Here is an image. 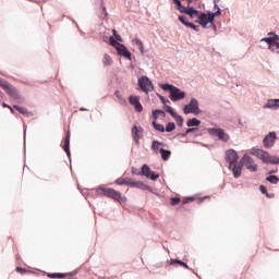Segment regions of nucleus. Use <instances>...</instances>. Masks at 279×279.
I'll list each match as a JSON object with an SVG mask.
<instances>
[{"label": "nucleus", "instance_id": "f257e3e1", "mask_svg": "<svg viewBox=\"0 0 279 279\" xmlns=\"http://www.w3.org/2000/svg\"><path fill=\"white\" fill-rule=\"evenodd\" d=\"M251 156H256L258 160H262L264 165H279V157L271 156L268 151L260 148H252L250 150Z\"/></svg>", "mask_w": 279, "mask_h": 279}, {"label": "nucleus", "instance_id": "f03ea898", "mask_svg": "<svg viewBox=\"0 0 279 279\" xmlns=\"http://www.w3.org/2000/svg\"><path fill=\"white\" fill-rule=\"evenodd\" d=\"M162 90L170 93L171 101H182V99L186 98V92L180 89L175 85H171L169 83L159 84Z\"/></svg>", "mask_w": 279, "mask_h": 279}, {"label": "nucleus", "instance_id": "7ed1b4c3", "mask_svg": "<svg viewBox=\"0 0 279 279\" xmlns=\"http://www.w3.org/2000/svg\"><path fill=\"white\" fill-rule=\"evenodd\" d=\"M96 192L98 195H105V197H110L111 199L119 202V204H125L128 202L125 196L121 195L120 192L112 187H98Z\"/></svg>", "mask_w": 279, "mask_h": 279}, {"label": "nucleus", "instance_id": "20e7f679", "mask_svg": "<svg viewBox=\"0 0 279 279\" xmlns=\"http://www.w3.org/2000/svg\"><path fill=\"white\" fill-rule=\"evenodd\" d=\"M109 45L116 48V51L118 56H120V58L132 61V52L130 51V49H128V46L118 43L117 40H114V37H109Z\"/></svg>", "mask_w": 279, "mask_h": 279}, {"label": "nucleus", "instance_id": "39448f33", "mask_svg": "<svg viewBox=\"0 0 279 279\" xmlns=\"http://www.w3.org/2000/svg\"><path fill=\"white\" fill-rule=\"evenodd\" d=\"M260 43H266L268 49L274 51V53H279V36L276 33H269L268 37L262 38Z\"/></svg>", "mask_w": 279, "mask_h": 279}, {"label": "nucleus", "instance_id": "423d86ee", "mask_svg": "<svg viewBox=\"0 0 279 279\" xmlns=\"http://www.w3.org/2000/svg\"><path fill=\"white\" fill-rule=\"evenodd\" d=\"M196 23H199V25H202V27H204L205 29H208L209 27H213V29H217V27L215 26V17L214 15H211L210 12L201 13V15H198V20H196Z\"/></svg>", "mask_w": 279, "mask_h": 279}, {"label": "nucleus", "instance_id": "0eeeda50", "mask_svg": "<svg viewBox=\"0 0 279 279\" xmlns=\"http://www.w3.org/2000/svg\"><path fill=\"white\" fill-rule=\"evenodd\" d=\"M207 132L210 136H215L218 141H221V143H229L230 141V134L221 128H210L207 129Z\"/></svg>", "mask_w": 279, "mask_h": 279}, {"label": "nucleus", "instance_id": "6e6552de", "mask_svg": "<svg viewBox=\"0 0 279 279\" xmlns=\"http://www.w3.org/2000/svg\"><path fill=\"white\" fill-rule=\"evenodd\" d=\"M137 84L143 93L149 95L155 90L154 82H151L146 75L140 76L137 78Z\"/></svg>", "mask_w": 279, "mask_h": 279}, {"label": "nucleus", "instance_id": "1a4fd4ad", "mask_svg": "<svg viewBox=\"0 0 279 279\" xmlns=\"http://www.w3.org/2000/svg\"><path fill=\"white\" fill-rule=\"evenodd\" d=\"M184 114H202V110L199 109V101L196 98H192L190 104L183 107Z\"/></svg>", "mask_w": 279, "mask_h": 279}, {"label": "nucleus", "instance_id": "9d476101", "mask_svg": "<svg viewBox=\"0 0 279 279\" xmlns=\"http://www.w3.org/2000/svg\"><path fill=\"white\" fill-rule=\"evenodd\" d=\"M241 165H243L247 171H251V173L258 171V163L254 162V159L247 154H244L241 158Z\"/></svg>", "mask_w": 279, "mask_h": 279}, {"label": "nucleus", "instance_id": "9b49d317", "mask_svg": "<svg viewBox=\"0 0 279 279\" xmlns=\"http://www.w3.org/2000/svg\"><path fill=\"white\" fill-rule=\"evenodd\" d=\"M0 86L1 88H4L8 95H10V97H13V99H21L19 90H16L14 86L10 85L8 82L0 78Z\"/></svg>", "mask_w": 279, "mask_h": 279}, {"label": "nucleus", "instance_id": "f8f14e48", "mask_svg": "<svg viewBox=\"0 0 279 279\" xmlns=\"http://www.w3.org/2000/svg\"><path fill=\"white\" fill-rule=\"evenodd\" d=\"M278 140V135L276 132H270L267 134L263 140V145L266 147V149H271L274 145H276V141Z\"/></svg>", "mask_w": 279, "mask_h": 279}, {"label": "nucleus", "instance_id": "ddd939ff", "mask_svg": "<svg viewBox=\"0 0 279 279\" xmlns=\"http://www.w3.org/2000/svg\"><path fill=\"white\" fill-rule=\"evenodd\" d=\"M144 134H145V130L143 129V126H138V125L133 126L132 136L136 145H141V138H143Z\"/></svg>", "mask_w": 279, "mask_h": 279}, {"label": "nucleus", "instance_id": "4468645a", "mask_svg": "<svg viewBox=\"0 0 279 279\" xmlns=\"http://www.w3.org/2000/svg\"><path fill=\"white\" fill-rule=\"evenodd\" d=\"M226 160L230 165H236L239 162V153L234 149H228L226 151Z\"/></svg>", "mask_w": 279, "mask_h": 279}, {"label": "nucleus", "instance_id": "2eb2a0df", "mask_svg": "<svg viewBox=\"0 0 279 279\" xmlns=\"http://www.w3.org/2000/svg\"><path fill=\"white\" fill-rule=\"evenodd\" d=\"M181 12L183 14H187V16L192 17V19H196V21L199 19V15L202 13H199V11H197L196 9L192 8V7H181Z\"/></svg>", "mask_w": 279, "mask_h": 279}, {"label": "nucleus", "instance_id": "dca6fc26", "mask_svg": "<svg viewBox=\"0 0 279 279\" xmlns=\"http://www.w3.org/2000/svg\"><path fill=\"white\" fill-rule=\"evenodd\" d=\"M142 175H145V178H149V180H158V178H160V174L151 172V169L147 165H144L142 167Z\"/></svg>", "mask_w": 279, "mask_h": 279}, {"label": "nucleus", "instance_id": "f3484780", "mask_svg": "<svg viewBox=\"0 0 279 279\" xmlns=\"http://www.w3.org/2000/svg\"><path fill=\"white\" fill-rule=\"evenodd\" d=\"M129 101L131 106H134L136 112H143V105L138 96H130Z\"/></svg>", "mask_w": 279, "mask_h": 279}, {"label": "nucleus", "instance_id": "a211bd4d", "mask_svg": "<svg viewBox=\"0 0 279 279\" xmlns=\"http://www.w3.org/2000/svg\"><path fill=\"white\" fill-rule=\"evenodd\" d=\"M229 169L232 171L233 173V178L238 179L242 171H243V166H241V163H232L229 166Z\"/></svg>", "mask_w": 279, "mask_h": 279}, {"label": "nucleus", "instance_id": "6ab92c4d", "mask_svg": "<svg viewBox=\"0 0 279 279\" xmlns=\"http://www.w3.org/2000/svg\"><path fill=\"white\" fill-rule=\"evenodd\" d=\"M265 109L268 110H278L279 109V98L278 99H268L267 102L264 105Z\"/></svg>", "mask_w": 279, "mask_h": 279}, {"label": "nucleus", "instance_id": "aec40b11", "mask_svg": "<svg viewBox=\"0 0 279 279\" xmlns=\"http://www.w3.org/2000/svg\"><path fill=\"white\" fill-rule=\"evenodd\" d=\"M132 45L133 47H136L142 53V56H145V46L143 45V41L138 38H133L132 39Z\"/></svg>", "mask_w": 279, "mask_h": 279}, {"label": "nucleus", "instance_id": "412c9836", "mask_svg": "<svg viewBox=\"0 0 279 279\" xmlns=\"http://www.w3.org/2000/svg\"><path fill=\"white\" fill-rule=\"evenodd\" d=\"M69 145H71V133L70 132L66 133L65 142H64V146H63V149L66 153V156L70 158L71 150L69 149Z\"/></svg>", "mask_w": 279, "mask_h": 279}, {"label": "nucleus", "instance_id": "4be33fe9", "mask_svg": "<svg viewBox=\"0 0 279 279\" xmlns=\"http://www.w3.org/2000/svg\"><path fill=\"white\" fill-rule=\"evenodd\" d=\"M219 0H214V12H210L209 11V13H210V15L211 16H214V19H215V16H221V8H219Z\"/></svg>", "mask_w": 279, "mask_h": 279}, {"label": "nucleus", "instance_id": "5701e85b", "mask_svg": "<svg viewBox=\"0 0 279 279\" xmlns=\"http://www.w3.org/2000/svg\"><path fill=\"white\" fill-rule=\"evenodd\" d=\"M13 108H14V110H17V112H20V114H23L24 117H32V113L29 111H27V109H25L19 105H14Z\"/></svg>", "mask_w": 279, "mask_h": 279}, {"label": "nucleus", "instance_id": "b1692460", "mask_svg": "<svg viewBox=\"0 0 279 279\" xmlns=\"http://www.w3.org/2000/svg\"><path fill=\"white\" fill-rule=\"evenodd\" d=\"M202 124V121H199L197 118H192L187 120V128H197Z\"/></svg>", "mask_w": 279, "mask_h": 279}, {"label": "nucleus", "instance_id": "393cba45", "mask_svg": "<svg viewBox=\"0 0 279 279\" xmlns=\"http://www.w3.org/2000/svg\"><path fill=\"white\" fill-rule=\"evenodd\" d=\"M102 63L105 64V66H112L113 64L112 57H110V54H105L102 58Z\"/></svg>", "mask_w": 279, "mask_h": 279}, {"label": "nucleus", "instance_id": "a878e982", "mask_svg": "<svg viewBox=\"0 0 279 279\" xmlns=\"http://www.w3.org/2000/svg\"><path fill=\"white\" fill-rule=\"evenodd\" d=\"M162 145L163 144L158 141H153V144H151L153 151H155V154H158L160 151V147H162Z\"/></svg>", "mask_w": 279, "mask_h": 279}, {"label": "nucleus", "instance_id": "bb28decb", "mask_svg": "<svg viewBox=\"0 0 279 279\" xmlns=\"http://www.w3.org/2000/svg\"><path fill=\"white\" fill-rule=\"evenodd\" d=\"M160 154H161L162 160H169V158H171V151L170 150L160 148Z\"/></svg>", "mask_w": 279, "mask_h": 279}, {"label": "nucleus", "instance_id": "cd10ccee", "mask_svg": "<svg viewBox=\"0 0 279 279\" xmlns=\"http://www.w3.org/2000/svg\"><path fill=\"white\" fill-rule=\"evenodd\" d=\"M174 118V120L177 121V124L179 125V128H182V125H184V118H182V116L175 113L174 116H172Z\"/></svg>", "mask_w": 279, "mask_h": 279}, {"label": "nucleus", "instance_id": "c85d7f7f", "mask_svg": "<svg viewBox=\"0 0 279 279\" xmlns=\"http://www.w3.org/2000/svg\"><path fill=\"white\" fill-rule=\"evenodd\" d=\"M267 182H270V184H278L279 178L277 175H270L266 178Z\"/></svg>", "mask_w": 279, "mask_h": 279}, {"label": "nucleus", "instance_id": "c756f323", "mask_svg": "<svg viewBox=\"0 0 279 279\" xmlns=\"http://www.w3.org/2000/svg\"><path fill=\"white\" fill-rule=\"evenodd\" d=\"M165 117V111L160 109L153 110V119H158V116Z\"/></svg>", "mask_w": 279, "mask_h": 279}, {"label": "nucleus", "instance_id": "7c9ffc66", "mask_svg": "<svg viewBox=\"0 0 279 279\" xmlns=\"http://www.w3.org/2000/svg\"><path fill=\"white\" fill-rule=\"evenodd\" d=\"M116 184H119L120 186L126 184L128 186H130V179H117Z\"/></svg>", "mask_w": 279, "mask_h": 279}, {"label": "nucleus", "instance_id": "2f4dec72", "mask_svg": "<svg viewBox=\"0 0 279 279\" xmlns=\"http://www.w3.org/2000/svg\"><path fill=\"white\" fill-rule=\"evenodd\" d=\"M174 263H178V265H181L182 267H185V269H189V265H186V263H184L182 260H178V259L170 260V265H174Z\"/></svg>", "mask_w": 279, "mask_h": 279}, {"label": "nucleus", "instance_id": "473e14b6", "mask_svg": "<svg viewBox=\"0 0 279 279\" xmlns=\"http://www.w3.org/2000/svg\"><path fill=\"white\" fill-rule=\"evenodd\" d=\"M179 21H180V23H182V25H185V27H189V25L191 23L189 20H186V17L184 15H180Z\"/></svg>", "mask_w": 279, "mask_h": 279}, {"label": "nucleus", "instance_id": "72a5a7b5", "mask_svg": "<svg viewBox=\"0 0 279 279\" xmlns=\"http://www.w3.org/2000/svg\"><path fill=\"white\" fill-rule=\"evenodd\" d=\"M153 125L157 132H165V125L156 123V121L153 122Z\"/></svg>", "mask_w": 279, "mask_h": 279}, {"label": "nucleus", "instance_id": "f704fd0d", "mask_svg": "<svg viewBox=\"0 0 279 279\" xmlns=\"http://www.w3.org/2000/svg\"><path fill=\"white\" fill-rule=\"evenodd\" d=\"M175 130V123L169 122L166 126V132H173Z\"/></svg>", "mask_w": 279, "mask_h": 279}, {"label": "nucleus", "instance_id": "c9c22d12", "mask_svg": "<svg viewBox=\"0 0 279 279\" xmlns=\"http://www.w3.org/2000/svg\"><path fill=\"white\" fill-rule=\"evenodd\" d=\"M137 189H142V191H149V185H146L145 183L138 181Z\"/></svg>", "mask_w": 279, "mask_h": 279}, {"label": "nucleus", "instance_id": "e433bc0d", "mask_svg": "<svg viewBox=\"0 0 279 279\" xmlns=\"http://www.w3.org/2000/svg\"><path fill=\"white\" fill-rule=\"evenodd\" d=\"M129 186H132L133 189H137L138 187V181H134V180L130 179Z\"/></svg>", "mask_w": 279, "mask_h": 279}, {"label": "nucleus", "instance_id": "4c0bfd02", "mask_svg": "<svg viewBox=\"0 0 279 279\" xmlns=\"http://www.w3.org/2000/svg\"><path fill=\"white\" fill-rule=\"evenodd\" d=\"M166 112H168L172 117L177 114L175 111H173V108H171V106H167Z\"/></svg>", "mask_w": 279, "mask_h": 279}, {"label": "nucleus", "instance_id": "58836bf2", "mask_svg": "<svg viewBox=\"0 0 279 279\" xmlns=\"http://www.w3.org/2000/svg\"><path fill=\"white\" fill-rule=\"evenodd\" d=\"M173 2L175 3V5L179 7L180 12H182V8H184V5H182V1H180V0H173Z\"/></svg>", "mask_w": 279, "mask_h": 279}, {"label": "nucleus", "instance_id": "ea45409f", "mask_svg": "<svg viewBox=\"0 0 279 279\" xmlns=\"http://www.w3.org/2000/svg\"><path fill=\"white\" fill-rule=\"evenodd\" d=\"M113 38H114L116 43H120V44L123 43V37H121V35H119V34L113 36Z\"/></svg>", "mask_w": 279, "mask_h": 279}, {"label": "nucleus", "instance_id": "a19ab883", "mask_svg": "<svg viewBox=\"0 0 279 279\" xmlns=\"http://www.w3.org/2000/svg\"><path fill=\"white\" fill-rule=\"evenodd\" d=\"M49 278H64V275L62 274H52V275H48Z\"/></svg>", "mask_w": 279, "mask_h": 279}, {"label": "nucleus", "instance_id": "79ce46f5", "mask_svg": "<svg viewBox=\"0 0 279 279\" xmlns=\"http://www.w3.org/2000/svg\"><path fill=\"white\" fill-rule=\"evenodd\" d=\"M259 191L263 193V195H267V187H265V185H260Z\"/></svg>", "mask_w": 279, "mask_h": 279}, {"label": "nucleus", "instance_id": "37998d69", "mask_svg": "<svg viewBox=\"0 0 279 279\" xmlns=\"http://www.w3.org/2000/svg\"><path fill=\"white\" fill-rule=\"evenodd\" d=\"M172 206H177V204H180V198L175 197L171 199Z\"/></svg>", "mask_w": 279, "mask_h": 279}, {"label": "nucleus", "instance_id": "c03bdc74", "mask_svg": "<svg viewBox=\"0 0 279 279\" xmlns=\"http://www.w3.org/2000/svg\"><path fill=\"white\" fill-rule=\"evenodd\" d=\"M195 130H197V129L190 126V129L186 130V132L183 136H186V134H191V133L195 132Z\"/></svg>", "mask_w": 279, "mask_h": 279}, {"label": "nucleus", "instance_id": "a18cd8bd", "mask_svg": "<svg viewBox=\"0 0 279 279\" xmlns=\"http://www.w3.org/2000/svg\"><path fill=\"white\" fill-rule=\"evenodd\" d=\"M187 27H191V29H194V32H197V26L193 23L187 24Z\"/></svg>", "mask_w": 279, "mask_h": 279}, {"label": "nucleus", "instance_id": "49530a36", "mask_svg": "<svg viewBox=\"0 0 279 279\" xmlns=\"http://www.w3.org/2000/svg\"><path fill=\"white\" fill-rule=\"evenodd\" d=\"M159 99L165 104H170L169 99H166L163 96H159Z\"/></svg>", "mask_w": 279, "mask_h": 279}, {"label": "nucleus", "instance_id": "de8ad7c7", "mask_svg": "<svg viewBox=\"0 0 279 279\" xmlns=\"http://www.w3.org/2000/svg\"><path fill=\"white\" fill-rule=\"evenodd\" d=\"M102 12L105 13L106 16H108V10L106 9V7H102Z\"/></svg>", "mask_w": 279, "mask_h": 279}, {"label": "nucleus", "instance_id": "09e8293b", "mask_svg": "<svg viewBox=\"0 0 279 279\" xmlns=\"http://www.w3.org/2000/svg\"><path fill=\"white\" fill-rule=\"evenodd\" d=\"M113 37L117 36L119 33H117V29H112Z\"/></svg>", "mask_w": 279, "mask_h": 279}, {"label": "nucleus", "instance_id": "8fccbe9b", "mask_svg": "<svg viewBox=\"0 0 279 279\" xmlns=\"http://www.w3.org/2000/svg\"><path fill=\"white\" fill-rule=\"evenodd\" d=\"M16 271H20L21 274H23V271H25V270H23V268H16Z\"/></svg>", "mask_w": 279, "mask_h": 279}, {"label": "nucleus", "instance_id": "3c124183", "mask_svg": "<svg viewBox=\"0 0 279 279\" xmlns=\"http://www.w3.org/2000/svg\"><path fill=\"white\" fill-rule=\"evenodd\" d=\"M3 108H10L9 105H7L5 102L2 104Z\"/></svg>", "mask_w": 279, "mask_h": 279}, {"label": "nucleus", "instance_id": "603ef678", "mask_svg": "<svg viewBox=\"0 0 279 279\" xmlns=\"http://www.w3.org/2000/svg\"><path fill=\"white\" fill-rule=\"evenodd\" d=\"M9 110L12 114H14V109H12V107H10Z\"/></svg>", "mask_w": 279, "mask_h": 279}, {"label": "nucleus", "instance_id": "864d4df0", "mask_svg": "<svg viewBox=\"0 0 279 279\" xmlns=\"http://www.w3.org/2000/svg\"><path fill=\"white\" fill-rule=\"evenodd\" d=\"M266 197H274V194L267 193V194H266Z\"/></svg>", "mask_w": 279, "mask_h": 279}, {"label": "nucleus", "instance_id": "5fc2aeb1", "mask_svg": "<svg viewBox=\"0 0 279 279\" xmlns=\"http://www.w3.org/2000/svg\"><path fill=\"white\" fill-rule=\"evenodd\" d=\"M132 173H136V170H135V168H132Z\"/></svg>", "mask_w": 279, "mask_h": 279}, {"label": "nucleus", "instance_id": "6e6d98bb", "mask_svg": "<svg viewBox=\"0 0 279 279\" xmlns=\"http://www.w3.org/2000/svg\"><path fill=\"white\" fill-rule=\"evenodd\" d=\"M189 199H190L191 202H193L194 198H193V197H189Z\"/></svg>", "mask_w": 279, "mask_h": 279}]
</instances>
